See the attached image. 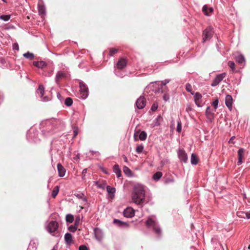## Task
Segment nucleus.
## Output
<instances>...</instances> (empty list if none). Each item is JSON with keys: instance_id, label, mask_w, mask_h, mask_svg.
I'll return each mask as SVG.
<instances>
[{"instance_id": "nucleus-1", "label": "nucleus", "mask_w": 250, "mask_h": 250, "mask_svg": "<svg viewBox=\"0 0 250 250\" xmlns=\"http://www.w3.org/2000/svg\"><path fill=\"white\" fill-rule=\"evenodd\" d=\"M145 199V193L144 187L140 185L135 186L132 194V201L137 205L144 203Z\"/></svg>"}, {"instance_id": "nucleus-2", "label": "nucleus", "mask_w": 250, "mask_h": 250, "mask_svg": "<svg viewBox=\"0 0 250 250\" xmlns=\"http://www.w3.org/2000/svg\"><path fill=\"white\" fill-rule=\"evenodd\" d=\"M146 225L148 227H152L153 230L157 235H160L161 233V229L155 220L152 219L151 218H148L146 222Z\"/></svg>"}, {"instance_id": "nucleus-3", "label": "nucleus", "mask_w": 250, "mask_h": 250, "mask_svg": "<svg viewBox=\"0 0 250 250\" xmlns=\"http://www.w3.org/2000/svg\"><path fill=\"white\" fill-rule=\"evenodd\" d=\"M79 87H80V94L81 97L85 99L87 98L88 95V89L87 87V85L83 82H79Z\"/></svg>"}, {"instance_id": "nucleus-4", "label": "nucleus", "mask_w": 250, "mask_h": 250, "mask_svg": "<svg viewBox=\"0 0 250 250\" xmlns=\"http://www.w3.org/2000/svg\"><path fill=\"white\" fill-rule=\"evenodd\" d=\"M214 33L213 28L210 27H208L205 30H204L203 33V41L204 42L208 40L211 38Z\"/></svg>"}, {"instance_id": "nucleus-5", "label": "nucleus", "mask_w": 250, "mask_h": 250, "mask_svg": "<svg viewBox=\"0 0 250 250\" xmlns=\"http://www.w3.org/2000/svg\"><path fill=\"white\" fill-rule=\"evenodd\" d=\"M59 224L56 221H51L47 226V230L50 233L55 232L58 229Z\"/></svg>"}, {"instance_id": "nucleus-6", "label": "nucleus", "mask_w": 250, "mask_h": 250, "mask_svg": "<svg viewBox=\"0 0 250 250\" xmlns=\"http://www.w3.org/2000/svg\"><path fill=\"white\" fill-rule=\"evenodd\" d=\"M226 74L225 73L217 75L214 80L212 81L211 85L212 86H215L217 85L226 77Z\"/></svg>"}, {"instance_id": "nucleus-7", "label": "nucleus", "mask_w": 250, "mask_h": 250, "mask_svg": "<svg viewBox=\"0 0 250 250\" xmlns=\"http://www.w3.org/2000/svg\"><path fill=\"white\" fill-rule=\"evenodd\" d=\"M146 101L144 97H140L136 102V105L138 108L143 109L146 105Z\"/></svg>"}, {"instance_id": "nucleus-8", "label": "nucleus", "mask_w": 250, "mask_h": 250, "mask_svg": "<svg viewBox=\"0 0 250 250\" xmlns=\"http://www.w3.org/2000/svg\"><path fill=\"white\" fill-rule=\"evenodd\" d=\"M127 62V60L125 58L119 59L116 64L117 68L120 70L123 69L126 66Z\"/></svg>"}, {"instance_id": "nucleus-9", "label": "nucleus", "mask_w": 250, "mask_h": 250, "mask_svg": "<svg viewBox=\"0 0 250 250\" xmlns=\"http://www.w3.org/2000/svg\"><path fill=\"white\" fill-rule=\"evenodd\" d=\"M178 157L181 161L186 163L188 160V156L185 150L179 149L178 152Z\"/></svg>"}, {"instance_id": "nucleus-10", "label": "nucleus", "mask_w": 250, "mask_h": 250, "mask_svg": "<svg viewBox=\"0 0 250 250\" xmlns=\"http://www.w3.org/2000/svg\"><path fill=\"white\" fill-rule=\"evenodd\" d=\"M124 215L125 217L131 218L134 215V210L131 208H127L124 210Z\"/></svg>"}, {"instance_id": "nucleus-11", "label": "nucleus", "mask_w": 250, "mask_h": 250, "mask_svg": "<svg viewBox=\"0 0 250 250\" xmlns=\"http://www.w3.org/2000/svg\"><path fill=\"white\" fill-rule=\"evenodd\" d=\"M244 152H245V149L242 148H240L238 151V162H237L238 165H240L243 163L242 159L244 157Z\"/></svg>"}, {"instance_id": "nucleus-12", "label": "nucleus", "mask_w": 250, "mask_h": 250, "mask_svg": "<svg viewBox=\"0 0 250 250\" xmlns=\"http://www.w3.org/2000/svg\"><path fill=\"white\" fill-rule=\"evenodd\" d=\"M94 233L96 238L99 240L100 241L103 238V233L102 230L99 228H95L94 229Z\"/></svg>"}, {"instance_id": "nucleus-13", "label": "nucleus", "mask_w": 250, "mask_h": 250, "mask_svg": "<svg viewBox=\"0 0 250 250\" xmlns=\"http://www.w3.org/2000/svg\"><path fill=\"white\" fill-rule=\"evenodd\" d=\"M232 98L230 95H227L225 98V104L226 106L230 109H231L232 104Z\"/></svg>"}, {"instance_id": "nucleus-14", "label": "nucleus", "mask_w": 250, "mask_h": 250, "mask_svg": "<svg viewBox=\"0 0 250 250\" xmlns=\"http://www.w3.org/2000/svg\"><path fill=\"white\" fill-rule=\"evenodd\" d=\"M57 169L59 176H64L65 174L66 170L64 167L62 165V164H61L60 163L58 164Z\"/></svg>"}, {"instance_id": "nucleus-15", "label": "nucleus", "mask_w": 250, "mask_h": 250, "mask_svg": "<svg viewBox=\"0 0 250 250\" xmlns=\"http://www.w3.org/2000/svg\"><path fill=\"white\" fill-rule=\"evenodd\" d=\"M202 95L199 93L197 92L195 93L194 96V101L196 104L198 106H201V99H202Z\"/></svg>"}, {"instance_id": "nucleus-16", "label": "nucleus", "mask_w": 250, "mask_h": 250, "mask_svg": "<svg viewBox=\"0 0 250 250\" xmlns=\"http://www.w3.org/2000/svg\"><path fill=\"white\" fill-rule=\"evenodd\" d=\"M64 240L66 244L68 245H70L73 243L72 236L69 233H66L65 234Z\"/></svg>"}, {"instance_id": "nucleus-17", "label": "nucleus", "mask_w": 250, "mask_h": 250, "mask_svg": "<svg viewBox=\"0 0 250 250\" xmlns=\"http://www.w3.org/2000/svg\"><path fill=\"white\" fill-rule=\"evenodd\" d=\"M66 74L61 71H59L56 76V82L58 83L62 78H65Z\"/></svg>"}, {"instance_id": "nucleus-18", "label": "nucleus", "mask_w": 250, "mask_h": 250, "mask_svg": "<svg viewBox=\"0 0 250 250\" xmlns=\"http://www.w3.org/2000/svg\"><path fill=\"white\" fill-rule=\"evenodd\" d=\"M213 8L211 7L208 8L207 5H204L203 7V11L207 16H209L210 13L213 12Z\"/></svg>"}, {"instance_id": "nucleus-19", "label": "nucleus", "mask_w": 250, "mask_h": 250, "mask_svg": "<svg viewBox=\"0 0 250 250\" xmlns=\"http://www.w3.org/2000/svg\"><path fill=\"white\" fill-rule=\"evenodd\" d=\"M33 64L40 68H42L46 65V63L43 61L34 62Z\"/></svg>"}, {"instance_id": "nucleus-20", "label": "nucleus", "mask_w": 250, "mask_h": 250, "mask_svg": "<svg viewBox=\"0 0 250 250\" xmlns=\"http://www.w3.org/2000/svg\"><path fill=\"white\" fill-rule=\"evenodd\" d=\"M236 61L240 64H243L245 62V58L242 55H239L235 57Z\"/></svg>"}, {"instance_id": "nucleus-21", "label": "nucleus", "mask_w": 250, "mask_h": 250, "mask_svg": "<svg viewBox=\"0 0 250 250\" xmlns=\"http://www.w3.org/2000/svg\"><path fill=\"white\" fill-rule=\"evenodd\" d=\"M113 171L116 174L118 177H120L121 176V170L118 165H115L114 166Z\"/></svg>"}, {"instance_id": "nucleus-22", "label": "nucleus", "mask_w": 250, "mask_h": 250, "mask_svg": "<svg viewBox=\"0 0 250 250\" xmlns=\"http://www.w3.org/2000/svg\"><path fill=\"white\" fill-rule=\"evenodd\" d=\"M198 161V157L194 154L192 153L191 156V163L192 165H197Z\"/></svg>"}, {"instance_id": "nucleus-23", "label": "nucleus", "mask_w": 250, "mask_h": 250, "mask_svg": "<svg viewBox=\"0 0 250 250\" xmlns=\"http://www.w3.org/2000/svg\"><path fill=\"white\" fill-rule=\"evenodd\" d=\"M38 11H39V13L40 15H41L42 16H43L45 15V10L44 7L43 6L39 5Z\"/></svg>"}, {"instance_id": "nucleus-24", "label": "nucleus", "mask_w": 250, "mask_h": 250, "mask_svg": "<svg viewBox=\"0 0 250 250\" xmlns=\"http://www.w3.org/2000/svg\"><path fill=\"white\" fill-rule=\"evenodd\" d=\"M44 91V89L43 86L42 84H40L37 92L38 94H40V97H42L43 95Z\"/></svg>"}, {"instance_id": "nucleus-25", "label": "nucleus", "mask_w": 250, "mask_h": 250, "mask_svg": "<svg viewBox=\"0 0 250 250\" xmlns=\"http://www.w3.org/2000/svg\"><path fill=\"white\" fill-rule=\"evenodd\" d=\"M162 176V173L161 172L158 171L156 172L153 175V178L154 180L156 181L159 180L160 178Z\"/></svg>"}, {"instance_id": "nucleus-26", "label": "nucleus", "mask_w": 250, "mask_h": 250, "mask_svg": "<svg viewBox=\"0 0 250 250\" xmlns=\"http://www.w3.org/2000/svg\"><path fill=\"white\" fill-rule=\"evenodd\" d=\"M113 223L114 224H117L119 226H122L123 225L124 226H127V224L126 222L121 221L118 219H114L113 221Z\"/></svg>"}, {"instance_id": "nucleus-27", "label": "nucleus", "mask_w": 250, "mask_h": 250, "mask_svg": "<svg viewBox=\"0 0 250 250\" xmlns=\"http://www.w3.org/2000/svg\"><path fill=\"white\" fill-rule=\"evenodd\" d=\"M59 187L58 186L55 187V188H54V189L52 191V197L53 198H55L56 197V196H57V195L58 194V193L59 192Z\"/></svg>"}, {"instance_id": "nucleus-28", "label": "nucleus", "mask_w": 250, "mask_h": 250, "mask_svg": "<svg viewBox=\"0 0 250 250\" xmlns=\"http://www.w3.org/2000/svg\"><path fill=\"white\" fill-rule=\"evenodd\" d=\"M237 216L239 218H245L246 212L242 211H238L236 213Z\"/></svg>"}, {"instance_id": "nucleus-29", "label": "nucleus", "mask_w": 250, "mask_h": 250, "mask_svg": "<svg viewBox=\"0 0 250 250\" xmlns=\"http://www.w3.org/2000/svg\"><path fill=\"white\" fill-rule=\"evenodd\" d=\"M146 133L145 131H142L139 135V139L141 140L144 141L146 139Z\"/></svg>"}, {"instance_id": "nucleus-30", "label": "nucleus", "mask_w": 250, "mask_h": 250, "mask_svg": "<svg viewBox=\"0 0 250 250\" xmlns=\"http://www.w3.org/2000/svg\"><path fill=\"white\" fill-rule=\"evenodd\" d=\"M66 221L69 223H72L74 221V217L71 214H67L66 216Z\"/></svg>"}, {"instance_id": "nucleus-31", "label": "nucleus", "mask_w": 250, "mask_h": 250, "mask_svg": "<svg viewBox=\"0 0 250 250\" xmlns=\"http://www.w3.org/2000/svg\"><path fill=\"white\" fill-rule=\"evenodd\" d=\"M73 103L72 99L71 98L68 97L65 100V104L67 106H71Z\"/></svg>"}, {"instance_id": "nucleus-32", "label": "nucleus", "mask_w": 250, "mask_h": 250, "mask_svg": "<svg viewBox=\"0 0 250 250\" xmlns=\"http://www.w3.org/2000/svg\"><path fill=\"white\" fill-rule=\"evenodd\" d=\"M23 56L27 59H30L31 60L34 58V54L29 52H28L23 54Z\"/></svg>"}, {"instance_id": "nucleus-33", "label": "nucleus", "mask_w": 250, "mask_h": 250, "mask_svg": "<svg viewBox=\"0 0 250 250\" xmlns=\"http://www.w3.org/2000/svg\"><path fill=\"white\" fill-rule=\"evenodd\" d=\"M228 65L229 66V67L231 69V70L234 72L235 70V63L233 62L232 61H229L228 62Z\"/></svg>"}, {"instance_id": "nucleus-34", "label": "nucleus", "mask_w": 250, "mask_h": 250, "mask_svg": "<svg viewBox=\"0 0 250 250\" xmlns=\"http://www.w3.org/2000/svg\"><path fill=\"white\" fill-rule=\"evenodd\" d=\"M106 189L108 193L113 194L115 192V188L109 186H107Z\"/></svg>"}, {"instance_id": "nucleus-35", "label": "nucleus", "mask_w": 250, "mask_h": 250, "mask_svg": "<svg viewBox=\"0 0 250 250\" xmlns=\"http://www.w3.org/2000/svg\"><path fill=\"white\" fill-rule=\"evenodd\" d=\"M118 51V49L114 48H111L109 49V55L110 56H113L114 54L116 53Z\"/></svg>"}, {"instance_id": "nucleus-36", "label": "nucleus", "mask_w": 250, "mask_h": 250, "mask_svg": "<svg viewBox=\"0 0 250 250\" xmlns=\"http://www.w3.org/2000/svg\"><path fill=\"white\" fill-rule=\"evenodd\" d=\"M144 149V146L142 145H139L136 147V151L138 153L142 152Z\"/></svg>"}, {"instance_id": "nucleus-37", "label": "nucleus", "mask_w": 250, "mask_h": 250, "mask_svg": "<svg viewBox=\"0 0 250 250\" xmlns=\"http://www.w3.org/2000/svg\"><path fill=\"white\" fill-rule=\"evenodd\" d=\"M186 89L188 92H189L192 94H193V93L192 92V86L189 83H187L186 84Z\"/></svg>"}, {"instance_id": "nucleus-38", "label": "nucleus", "mask_w": 250, "mask_h": 250, "mask_svg": "<svg viewBox=\"0 0 250 250\" xmlns=\"http://www.w3.org/2000/svg\"><path fill=\"white\" fill-rule=\"evenodd\" d=\"M10 16L9 15H1L0 19L4 21H7L10 19Z\"/></svg>"}, {"instance_id": "nucleus-39", "label": "nucleus", "mask_w": 250, "mask_h": 250, "mask_svg": "<svg viewBox=\"0 0 250 250\" xmlns=\"http://www.w3.org/2000/svg\"><path fill=\"white\" fill-rule=\"evenodd\" d=\"M218 103H219V101H218V99H216L212 103V105L213 106V107L214 108V111H216V109L218 104Z\"/></svg>"}, {"instance_id": "nucleus-40", "label": "nucleus", "mask_w": 250, "mask_h": 250, "mask_svg": "<svg viewBox=\"0 0 250 250\" xmlns=\"http://www.w3.org/2000/svg\"><path fill=\"white\" fill-rule=\"evenodd\" d=\"M123 170H124V172L126 174H131V173L130 169L128 167H127L126 166H125L123 167Z\"/></svg>"}, {"instance_id": "nucleus-41", "label": "nucleus", "mask_w": 250, "mask_h": 250, "mask_svg": "<svg viewBox=\"0 0 250 250\" xmlns=\"http://www.w3.org/2000/svg\"><path fill=\"white\" fill-rule=\"evenodd\" d=\"M77 229V227H75V226H73V225H71L70 227H69L68 228V230L71 231V232H75Z\"/></svg>"}, {"instance_id": "nucleus-42", "label": "nucleus", "mask_w": 250, "mask_h": 250, "mask_svg": "<svg viewBox=\"0 0 250 250\" xmlns=\"http://www.w3.org/2000/svg\"><path fill=\"white\" fill-rule=\"evenodd\" d=\"M158 104L157 103H154L151 108V109L153 111H155L158 108Z\"/></svg>"}, {"instance_id": "nucleus-43", "label": "nucleus", "mask_w": 250, "mask_h": 250, "mask_svg": "<svg viewBox=\"0 0 250 250\" xmlns=\"http://www.w3.org/2000/svg\"><path fill=\"white\" fill-rule=\"evenodd\" d=\"M182 129V124L180 122H178L177 127V131L178 132H180Z\"/></svg>"}, {"instance_id": "nucleus-44", "label": "nucleus", "mask_w": 250, "mask_h": 250, "mask_svg": "<svg viewBox=\"0 0 250 250\" xmlns=\"http://www.w3.org/2000/svg\"><path fill=\"white\" fill-rule=\"evenodd\" d=\"M206 113V114L207 115L213 114V113H212L211 112V109H210V107L209 106H208L207 108Z\"/></svg>"}, {"instance_id": "nucleus-45", "label": "nucleus", "mask_w": 250, "mask_h": 250, "mask_svg": "<svg viewBox=\"0 0 250 250\" xmlns=\"http://www.w3.org/2000/svg\"><path fill=\"white\" fill-rule=\"evenodd\" d=\"M79 250H88V248L85 245H81L79 248Z\"/></svg>"}, {"instance_id": "nucleus-46", "label": "nucleus", "mask_w": 250, "mask_h": 250, "mask_svg": "<svg viewBox=\"0 0 250 250\" xmlns=\"http://www.w3.org/2000/svg\"><path fill=\"white\" fill-rule=\"evenodd\" d=\"M78 128L77 127H75L74 128V131H73V133H74V137H76V136L78 135Z\"/></svg>"}, {"instance_id": "nucleus-47", "label": "nucleus", "mask_w": 250, "mask_h": 250, "mask_svg": "<svg viewBox=\"0 0 250 250\" xmlns=\"http://www.w3.org/2000/svg\"><path fill=\"white\" fill-rule=\"evenodd\" d=\"M163 98L165 101H167V100H169V97L167 94L166 93L163 95Z\"/></svg>"}, {"instance_id": "nucleus-48", "label": "nucleus", "mask_w": 250, "mask_h": 250, "mask_svg": "<svg viewBox=\"0 0 250 250\" xmlns=\"http://www.w3.org/2000/svg\"><path fill=\"white\" fill-rule=\"evenodd\" d=\"M13 49H15V50H18L19 49V45H18V44L17 43H14L13 45Z\"/></svg>"}, {"instance_id": "nucleus-49", "label": "nucleus", "mask_w": 250, "mask_h": 250, "mask_svg": "<svg viewBox=\"0 0 250 250\" xmlns=\"http://www.w3.org/2000/svg\"><path fill=\"white\" fill-rule=\"evenodd\" d=\"M170 80H165L161 82V83L162 85H166L167 83H168L169 82Z\"/></svg>"}, {"instance_id": "nucleus-50", "label": "nucleus", "mask_w": 250, "mask_h": 250, "mask_svg": "<svg viewBox=\"0 0 250 250\" xmlns=\"http://www.w3.org/2000/svg\"><path fill=\"white\" fill-rule=\"evenodd\" d=\"M173 182H174V180L173 179H170V178H167L166 181V182L167 183H172Z\"/></svg>"}, {"instance_id": "nucleus-51", "label": "nucleus", "mask_w": 250, "mask_h": 250, "mask_svg": "<svg viewBox=\"0 0 250 250\" xmlns=\"http://www.w3.org/2000/svg\"><path fill=\"white\" fill-rule=\"evenodd\" d=\"M245 218H250V213L246 212V216H245Z\"/></svg>"}, {"instance_id": "nucleus-52", "label": "nucleus", "mask_w": 250, "mask_h": 250, "mask_svg": "<svg viewBox=\"0 0 250 250\" xmlns=\"http://www.w3.org/2000/svg\"><path fill=\"white\" fill-rule=\"evenodd\" d=\"M87 172V169L85 168L83 170V172H82V174L84 175V174L86 173Z\"/></svg>"}, {"instance_id": "nucleus-53", "label": "nucleus", "mask_w": 250, "mask_h": 250, "mask_svg": "<svg viewBox=\"0 0 250 250\" xmlns=\"http://www.w3.org/2000/svg\"><path fill=\"white\" fill-rule=\"evenodd\" d=\"M123 159H124V161H125V162H127V157H126L125 155H124V156H123Z\"/></svg>"}, {"instance_id": "nucleus-54", "label": "nucleus", "mask_w": 250, "mask_h": 250, "mask_svg": "<svg viewBox=\"0 0 250 250\" xmlns=\"http://www.w3.org/2000/svg\"><path fill=\"white\" fill-rule=\"evenodd\" d=\"M79 220H80L79 218V219L78 218L76 219V220L75 221V225H76V223L79 221Z\"/></svg>"}, {"instance_id": "nucleus-55", "label": "nucleus", "mask_w": 250, "mask_h": 250, "mask_svg": "<svg viewBox=\"0 0 250 250\" xmlns=\"http://www.w3.org/2000/svg\"><path fill=\"white\" fill-rule=\"evenodd\" d=\"M191 110V108H190V107H188L186 108V110L187 111H188V110Z\"/></svg>"}, {"instance_id": "nucleus-56", "label": "nucleus", "mask_w": 250, "mask_h": 250, "mask_svg": "<svg viewBox=\"0 0 250 250\" xmlns=\"http://www.w3.org/2000/svg\"><path fill=\"white\" fill-rule=\"evenodd\" d=\"M44 101H48V98L46 97H44Z\"/></svg>"}, {"instance_id": "nucleus-57", "label": "nucleus", "mask_w": 250, "mask_h": 250, "mask_svg": "<svg viewBox=\"0 0 250 250\" xmlns=\"http://www.w3.org/2000/svg\"><path fill=\"white\" fill-rule=\"evenodd\" d=\"M243 198H244V199H247V197H246V194H244V196H243Z\"/></svg>"}, {"instance_id": "nucleus-58", "label": "nucleus", "mask_w": 250, "mask_h": 250, "mask_svg": "<svg viewBox=\"0 0 250 250\" xmlns=\"http://www.w3.org/2000/svg\"><path fill=\"white\" fill-rule=\"evenodd\" d=\"M249 249H250V245L249 246Z\"/></svg>"}]
</instances>
